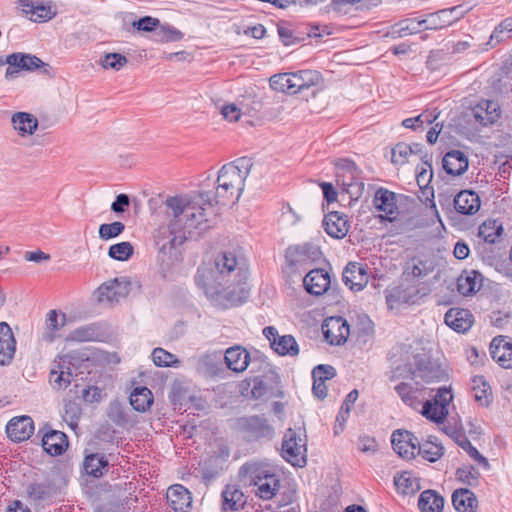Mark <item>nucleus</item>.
<instances>
[{"label":"nucleus","mask_w":512,"mask_h":512,"mask_svg":"<svg viewBox=\"0 0 512 512\" xmlns=\"http://www.w3.org/2000/svg\"><path fill=\"white\" fill-rule=\"evenodd\" d=\"M305 290L312 295H322L330 285V276L320 268L310 270L303 279Z\"/></svg>","instance_id":"nucleus-23"},{"label":"nucleus","mask_w":512,"mask_h":512,"mask_svg":"<svg viewBox=\"0 0 512 512\" xmlns=\"http://www.w3.org/2000/svg\"><path fill=\"white\" fill-rule=\"evenodd\" d=\"M65 415L64 419L69 422L71 428L77 426V421L81 415V409L74 402H68L64 406Z\"/></svg>","instance_id":"nucleus-61"},{"label":"nucleus","mask_w":512,"mask_h":512,"mask_svg":"<svg viewBox=\"0 0 512 512\" xmlns=\"http://www.w3.org/2000/svg\"><path fill=\"white\" fill-rule=\"evenodd\" d=\"M452 399L453 395L451 389L447 387H440L432 401L441 407L444 406L448 408Z\"/></svg>","instance_id":"nucleus-63"},{"label":"nucleus","mask_w":512,"mask_h":512,"mask_svg":"<svg viewBox=\"0 0 512 512\" xmlns=\"http://www.w3.org/2000/svg\"><path fill=\"white\" fill-rule=\"evenodd\" d=\"M165 213L169 218V223L172 227L178 226L184 229V222L187 217L190 221L195 218V204L187 196H173L168 197L165 202Z\"/></svg>","instance_id":"nucleus-6"},{"label":"nucleus","mask_w":512,"mask_h":512,"mask_svg":"<svg viewBox=\"0 0 512 512\" xmlns=\"http://www.w3.org/2000/svg\"><path fill=\"white\" fill-rule=\"evenodd\" d=\"M449 16L445 10L437 15H431L428 19L419 21L416 19H405L395 25L394 32H425L429 29H442L444 26H438L437 22L441 17Z\"/></svg>","instance_id":"nucleus-19"},{"label":"nucleus","mask_w":512,"mask_h":512,"mask_svg":"<svg viewBox=\"0 0 512 512\" xmlns=\"http://www.w3.org/2000/svg\"><path fill=\"white\" fill-rule=\"evenodd\" d=\"M468 158L460 150H451L447 152L442 160L443 169L449 175L460 176L468 168Z\"/></svg>","instance_id":"nucleus-30"},{"label":"nucleus","mask_w":512,"mask_h":512,"mask_svg":"<svg viewBox=\"0 0 512 512\" xmlns=\"http://www.w3.org/2000/svg\"><path fill=\"white\" fill-rule=\"evenodd\" d=\"M96 335L95 329L92 326H82L73 330L69 339L79 342L92 341Z\"/></svg>","instance_id":"nucleus-59"},{"label":"nucleus","mask_w":512,"mask_h":512,"mask_svg":"<svg viewBox=\"0 0 512 512\" xmlns=\"http://www.w3.org/2000/svg\"><path fill=\"white\" fill-rule=\"evenodd\" d=\"M456 212L462 215H474L481 206L479 195L472 190H462L453 197Z\"/></svg>","instance_id":"nucleus-24"},{"label":"nucleus","mask_w":512,"mask_h":512,"mask_svg":"<svg viewBox=\"0 0 512 512\" xmlns=\"http://www.w3.org/2000/svg\"><path fill=\"white\" fill-rule=\"evenodd\" d=\"M221 498L223 512L240 511L246 504L244 493L236 485H226Z\"/></svg>","instance_id":"nucleus-31"},{"label":"nucleus","mask_w":512,"mask_h":512,"mask_svg":"<svg viewBox=\"0 0 512 512\" xmlns=\"http://www.w3.org/2000/svg\"><path fill=\"white\" fill-rule=\"evenodd\" d=\"M336 375V370L331 365L320 364L312 370L313 394L319 398L324 399L327 396V387L325 382L332 379Z\"/></svg>","instance_id":"nucleus-28"},{"label":"nucleus","mask_w":512,"mask_h":512,"mask_svg":"<svg viewBox=\"0 0 512 512\" xmlns=\"http://www.w3.org/2000/svg\"><path fill=\"white\" fill-rule=\"evenodd\" d=\"M323 254L320 248L312 243L289 246L285 257L291 267H306L321 260Z\"/></svg>","instance_id":"nucleus-10"},{"label":"nucleus","mask_w":512,"mask_h":512,"mask_svg":"<svg viewBox=\"0 0 512 512\" xmlns=\"http://www.w3.org/2000/svg\"><path fill=\"white\" fill-rule=\"evenodd\" d=\"M7 64L16 67L19 70L25 71H34L39 68H43V73L46 75H50V72L52 70L49 64L44 63L37 56L20 52L8 55Z\"/></svg>","instance_id":"nucleus-21"},{"label":"nucleus","mask_w":512,"mask_h":512,"mask_svg":"<svg viewBox=\"0 0 512 512\" xmlns=\"http://www.w3.org/2000/svg\"><path fill=\"white\" fill-rule=\"evenodd\" d=\"M130 289L131 282L127 277L114 278L98 288V300L108 303L118 302L129 294Z\"/></svg>","instance_id":"nucleus-15"},{"label":"nucleus","mask_w":512,"mask_h":512,"mask_svg":"<svg viewBox=\"0 0 512 512\" xmlns=\"http://www.w3.org/2000/svg\"><path fill=\"white\" fill-rule=\"evenodd\" d=\"M393 450L404 459L415 457L419 447L418 438L407 430H395L391 436Z\"/></svg>","instance_id":"nucleus-17"},{"label":"nucleus","mask_w":512,"mask_h":512,"mask_svg":"<svg viewBox=\"0 0 512 512\" xmlns=\"http://www.w3.org/2000/svg\"><path fill=\"white\" fill-rule=\"evenodd\" d=\"M418 508L421 512H442L444 498L434 490H425L418 499Z\"/></svg>","instance_id":"nucleus-38"},{"label":"nucleus","mask_w":512,"mask_h":512,"mask_svg":"<svg viewBox=\"0 0 512 512\" xmlns=\"http://www.w3.org/2000/svg\"><path fill=\"white\" fill-rule=\"evenodd\" d=\"M125 230L124 223L120 221H115L112 223H104L99 226L98 234L99 238L102 240H110L118 237Z\"/></svg>","instance_id":"nucleus-54"},{"label":"nucleus","mask_w":512,"mask_h":512,"mask_svg":"<svg viewBox=\"0 0 512 512\" xmlns=\"http://www.w3.org/2000/svg\"><path fill=\"white\" fill-rule=\"evenodd\" d=\"M13 128L21 136L32 135L38 128L37 118L27 112H17L11 118Z\"/></svg>","instance_id":"nucleus-36"},{"label":"nucleus","mask_w":512,"mask_h":512,"mask_svg":"<svg viewBox=\"0 0 512 512\" xmlns=\"http://www.w3.org/2000/svg\"><path fill=\"white\" fill-rule=\"evenodd\" d=\"M127 58L120 53H106L99 60V64L104 69L119 71L127 64Z\"/></svg>","instance_id":"nucleus-53"},{"label":"nucleus","mask_w":512,"mask_h":512,"mask_svg":"<svg viewBox=\"0 0 512 512\" xmlns=\"http://www.w3.org/2000/svg\"><path fill=\"white\" fill-rule=\"evenodd\" d=\"M130 404L138 412H145L150 409L154 398L150 389L145 386H138L130 394Z\"/></svg>","instance_id":"nucleus-39"},{"label":"nucleus","mask_w":512,"mask_h":512,"mask_svg":"<svg viewBox=\"0 0 512 512\" xmlns=\"http://www.w3.org/2000/svg\"><path fill=\"white\" fill-rule=\"evenodd\" d=\"M215 192H203L199 195L203 204L211 205L213 202L216 204L226 205L228 202L233 203L238 201L244 187L238 185H232L226 181L216 182Z\"/></svg>","instance_id":"nucleus-12"},{"label":"nucleus","mask_w":512,"mask_h":512,"mask_svg":"<svg viewBox=\"0 0 512 512\" xmlns=\"http://www.w3.org/2000/svg\"><path fill=\"white\" fill-rule=\"evenodd\" d=\"M482 274L478 271H464L457 280V289L464 296L471 295L482 286Z\"/></svg>","instance_id":"nucleus-35"},{"label":"nucleus","mask_w":512,"mask_h":512,"mask_svg":"<svg viewBox=\"0 0 512 512\" xmlns=\"http://www.w3.org/2000/svg\"><path fill=\"white\" fill-rule=\"evenodd\" d=\"M224 360L227 367L236 373L244 372L251 360L249 352L241 346H233L226 350Z\"/></svg>","instance_id":"nucleus-29"},{"label":"nucleus","mask_w":512,"mask_h":512,"mask_svg":"<svg viewBox=\"0 0 512 512\" xmlns=\"http://www.w3.org/2000/svg\"><path fill=\"white\" fill-rule=\"evenodd\" d=\"M336 182L342 191L352 200H358L364 191L361 170L349 159H337L334 162Z\"/></svg>","instance_id":"nucleus-4"},{"label":"nucleus","mask_w":512,"mask_h":512,"mask_svg":"<svg viewBox=\"0 0 512 512\" xmlns=\"http://www.w3.org/2000/svg\"><path fill=\"white\" fill-rule=\"evenodd\" d=\"M322 332L330 345H341L347 341L350 328L348 322L342 317H330L324 321Z\"/></svg>","instance_id":"nucleus-16"},{"label":"nucleus","mask_w":512,"mask_h":512,"mask_svg":"<svg viewBox=\"0 0 512 512\" xmlns=\"http://www.w3.org/2000/svg\"><path fill=\"white\" fill-rule=\"evenodd\" d=\"M123 27L124 30L133 28L138 32H153L159 29L160 32H179L175 27L168 23L161 24L160 20L151 16H144L136 19L135 15L128 13L123 15Z\"/></svg>","instance_id":"nucleus-14"},{"label":"nucleus","mask_w":512,"mask_h":512,"mask_svg":"<svg viewBox=\"0 0 512 512\" xmlns=\"http://www.w3.org/2000/svg\"><path fill=\"white\" fill-rule=\"evenodd\" d=\"M416 454L422 455L424 459L430 462H435L443 456L444 447L437 442L436 437L431 436L425 443H419Z\"/></svg>","instance_id":"nucleus-44"},{"label":"nucleus","mask_w":512,"mask_h":512,"mask_svg":"<svg viewBox=\"0 0 512 512\" xmlns=\"http://www.w3.org/2000/svg\"><path fill=\"white\" fill-rule=\"evenodd\" d=\"M373 204L377 210L387 215H392L397 210L395 193L382 187L376 190Z\"/></svg>","instance_id":"nucleus-37"},{"label":"nucleus","mask_w":512,"mask_h":512,"mask_svg":"<svg viewBox=\"0 0 512 512\" xmlns=\"http://www.w3.org/2000/svg\"><path fill=\"white\" fill-rule=\"evenodd\" d=\"M263 335L269 341L270 347L280 356L295 357L299 354V346L292 335L280 336L273 326L263 329Z\"/></svg>","instance_id":"nucleus-13"},{"label":"nucleus","mask_w":512,"mask_h":512,"mask_svg":"<svg viewBox=\"0 0 512 512\" xmlns=\"http://www.w3.org/2000/svg\"><path fill=\"white\" fill-rule=\"evenodd\" d=\"M133 254L134 247L128 241L113 244L108 249V256L117 261H127L133 256Z\"/></svg>","instance_id":"nucleus-51"},{"label":"nucleus","mask_w":512,"mask_h":512,"mask_svg":"<svg viewBox=\"0 0 512 512\" xmlns=\"http://www.w3.org/2000/svg\"><path fill=\"white\" fill-rule=\"evenodd\" d=\"M239 476L243 481L257 486L258 495L264 500L272 499L280 487L278 476L256 462H248L242 465Z\"/></svg>","instance_id":"nucleus-2"},{"label":"nucleus","mask_w":512,"mask_h":512,"mask_svg":"<svg viewBox=\"0 0 512 512\" xmlns=\"http://www.w3.org/2000/svg\"><path fill=\"white\" fill-rule=\"evenodd\" d=\"M26 492L30 500L41 502L52 498L54 487L48 482H34L27 486Z\"/></svg>","instance_id":"nucleus-45"},{"label":"nucleus","mask_w":512,"mask_h":512,"mask_svg":"<svg viewBox=\"0 0 512 512\" xmlns=\"http://www.w3.org/2000/svg\"><path fill=\"white\" fill-rule=\"evenodd\" d=\"M397 394L406 404H412L414 401L413 387L408 383H400L395 387Z\"/></svg>","instance_id":"nucleus-64"},{"label":"nucleus","mask_w":512,"mask_h":512,"mask_svg":"<svg viewBox=\"0 0 512 512\" xmlns=\"http://www.w3.org/2000/svg\"><path fill=\"white\" fill-rule=\"evenodd\" d=\"M306 436L301 429L288 428L282 442V457L293 466L303 467L306 464Z\"/></svg>","instance_id":"nucleus-5"},{"label":"nucleus","mask_w":512,"mask_h":512,"mask_svg":"<svg viewBox=\"0 0 512 512\" xmlns=\"http://www.w3.org/2000/svg\"><path fill=\"white\" fill-rule=\"evenodd\" d=\"M489 350L493 360L501 367L512 368V341L509 337L503 335L494 337Z\"/></svg>","instance_id":"nucleus-18"},{"label":"nucleus","mask_w":512,"mask_h":512,"mask_svg":"<svg viewBox=\"0 0 512 512\" xmlns=\"http://www.w3.org/2000/svg\"><path fill=\"white\" fill-rule=\"evenodd\" d=\"M412 379H420L425 383L439 382L446 376L442 367L428 357H414V368L409 369Z\"/></svg>","instance_id":"nucleus-11"},{"label":"nucleus","mask_w":512,"mask_h":512,"mask_svg":"<svg viewBox=\"0 0 512 512\" xmlns=\"http://www.w3.org/2000/svg\"><path fill=\"white\" fill-rule=\"evenodd\" d=\"M49 382L53 389L62 390L67 388V381L63 375V366L57 365V368H52L50 371Z\"/></svg>","instance_id":"nucleus-60"},{"label":"nucleus","mask_w":512,"mask_h":512,"mask_svg":"<svg viewBox=\"0 0 512 512\" xmlns=\"http://www.w3.org/2000/svg\"><path fill=\"white\" fill-rule=\"evenodd\" d=\"M152 360L158 367H178L180 364V360L176 355L161 347H157L152 351Z\"/></svg>","instance_id":"nucleus-52"},{"label":"nucleus","mask_w":512,"mask_h":512,"mask_svg":"<svg viewBox=\"0 0 512 512\" xmlns=\"http://www.w3.org/2000/svg\"><path fill=\"white\" fill-rule=\"evenodd\" d=\"M358 448L361 452L374 454L378 450V443L375 438L364 435L358 439Z\"/></svg>","instance_id":"nucleus-62"},{"label":"nucleus","mask_w":512,"mask_h":512,"mask_svg":"<svg viewBox=\"0 0 512 512\" xmlns=\"http://www.w3.org/2000/svg\"><path fill=\"white\" fill-rule=\"evenodd\" d=\"M456 477L463 483L474 486L478 483L480 473L474 466H463L456 470Z\"/></svg>","instance_id":"nucleus-57"},{"label":"nucleus","mask_w":512,"mask_h":512,"mask_svg":"<svg viewBox=\"0 0 512 512\" xmlns=\"http://www.w3.org/2000/svg\"><path fill=\"white\" fill-rule=\"evenodd\" d=\"M444 321L454 331L464 333L471 328L473 315L467 309L451 308L445 313Z\"/></svg>","instance_id":"nucleus-27"},{"label":"nucleus","mask_w":512,"mask_h":512,"mask_svg":"<svg viewBox=\"0 0 512 512\" xmlns=\"http://www.w3.org/2000/svg\"><path fill=\"white\" fill-rule=\"evenodd\" d=\"M323 226L329 236L342 239L349 232L350 222L346 214L339 211H331L325 215Z\"/></svg>","instance_id":"nucleus-20"},{"label":"nucleus","mask_w":512,"mask_h":512,"mask_svg":"<svg viewBox=\"0 0 512 512\" xmlns=\"http://www.w3.org/2000/svg\"><path fill=\"white\" fill-rule=\"evenodd\" d=\"M343 282L353 291L362 290L368 283L367 272L363 266L356 262H350L344 268Z\"/></svg>","instance_id":"nucleus-25"},{"label":"nucleus","mask_w":512,"mask_h":512,"mask_svg":"<svg viewBox=\"0 0 512 512\" xmlns=\"http://www.w3.org/2000/svg\"><path fill=\"white\" fill-rule=\"evenodd\" d=\"M34 432V423L29 416L11 419L6 426L7 436L14 442H22L30 438Z\"/></svg>","instance_id":"nucleus-22"},{"label":"nucleus","mask_w":512,"mask_h":512,"mask_svg":"<svg viewBox=\"0 0 512 512\" xmlns=\"http://www.w3.org/2000/svg\"><path fill=\"white\" fill-rule=\"evenodd\" d=\"M422 415L435 423H442L448 415V408L427 400L423 404Z\"/></svg>","instance_id":"nucleus-49"},{"label":"nucleus","mask_w":512,"mask_h":512,"mask_svg":"<svg viewBox=\"0 0 512 512\" xmlns=\"http://www.w3.org/2000/svg\"><path fill=\"white\" fill-rule=\"evenodd\" d=\"M411 147L407 143L400 142L391 150V161L397 165H403L409 161L411 156Z\"/></svg>","instance_id":"nucleus-56"},{"label":"nucleus","mask_w":512,"mask_h":512,"mask_svg":"<svg viewBox=\"0 0 512 512\" xmlns=\"http://www.w3.org/2000/svg\"><path fill=\"white\" fill-rule=\"evenodd\" d=\"M503 234L502 223L498 220H487L483 222L478 228V236L486 243L494 244L498 238Z\"/></svg>","instance_id":"nucleus-43"},{"label":"nucleus","mask_w":512,"mask_h":512,"mask_svg":"<svg viewBox=\"0 0 512 512\" xmlns=\"http://www.w3.org/2000/svg\"><path fill=\"white\" fill-rule=\"evenodd\" d=\"M65 314H62L61 321L56 310H50L46 317V328L42 334V339L46 342H53L57 331L65 324Z\"/></svg>","instance_id":"nucleus-46"},{"label":"nucleus","mask_w":512,"mask_h":512,"mask_svg":"<svg viewBox=\"0 0 512 512\" xmlns=\"http://www.w3.org/2000/svg\"><path fill=\"white\" fill-rule=\"evenodd\" d=\"M202 202L201 198L194 201L195 204V218L194 221H190V217L184 222V231L186 234L191 235L193 229L205 230L209 226L206 224L207 219L205 217V209L200 205Z\"/></svg>","instance_id":"nucleus-48"},{"label":"nucleus","mask_w":512,"mask_h":512,"mask_svg":"<svg viewBox=\"0 0 512 512\" xmlns=\"http://www.w3.org/2000/svg\"><path fill=\"white\" fill-rule=\"evenodd\" d=\"M236 425L248 441L271 440L274 437V428L262 416L240 417L237 419Z\"/></svg>","instance_id":"nucleus-7"},{"label":"nucleus","mask_w":512,"mask_h":512,"mask_svg":"<svg viewBox=\"0 0 512 512\" xmlns=\"http://www.w3.org/2000/svg\"><path fill=\"white\" fill-rule=\"evenodd\" d=\"M28 8L29 9L25 10V12L31 14L30 20L33 22H43L51 19V17L53 16V12L51 10V7L49 6H34L33 4H30Z\"/></svg>","instance_id":"nucleus-58"},{"label":"nucleus","mask_w":512,"mask_h":512,"mask_svg":"<svg viewBox=\"0 0 512 512\" xmlns=\"http://www.w3.org/2000/svg\"><path fill=\"white\" fill-rule=\"evenodd\" d=\"M253 166L248 157H240L230 163L224 164L218 172L216 182L226 181L232 185L245 187V181Z\"/></svg>","instance_id":"nucleus-9"},{"label":"nucleus","mask_w":512,"mask_h":512,"mask_svg":"<svg viewBox=\"0 0 512 512\" xmlns=\"http://www.w3.org/2000/svg\"><path fill=\"white\" fill-rule=\"evenodd\" d=\"M474 398L482 406H488L490 404V385L484 380L483 376H475L473 378Z\"/></svg>","instance_id":"nucleus-50"},{"label":"nucleus","mask_w":512,"mask_h":512,"mask_svg":"<svg viewBox=\"0 0 512 512\" xmlns=\"http://www.w3.org/2000/svg\"><path fill=\"white\" fill-rule=\"evenodd\" d=\"M452 504L458 512H475L478 501L472 491L466 488H460L453 492Z\"/></svg>","instance_id":"nucleus-34"},{"label":"nucleus","mask_w":512,"mask_h":512,"mask_svg":"<svg viewBox=\"0 0 512 512\" xmlns=\"http://www.w3.org/2000/svg\"><path fill=\"white\" fill-rule=\"evenodd\" d=\"M230 456V450L226 445H220L217 452L214 453V455L210 456L208 460H206L201 469H202V476L205 480H211L215 478L218 475L217 469H211L209 467L210 464L213 463H224L228 460Z\"/></svg>","instance_id":"nucleus-40"},{"label":"nucleus","mask_w":512,"mask_h":512,"mask_svg":"<svg viewBox=\"0 0 512 512\" xmlns=\"http://www.w3.org/2000/svg\"><path fill=\"white\" fill-rule=\"evenodd\" d=\"M166 498L171 508L176 512H188L192 504L191 493L181 484L170 486Z\"/></svg>","instance_id":"nucleus-26"},{"label":"nucleus","mask_w":512,"mask_h":512,"mask_svg":"<svg viewBox=\"0 0 512 512\" xmlns=\"http://www.w3.org/2000/svg\"><path fill=\"white\" fill-rule=\"evenodd\" d=\"M187 238L183 228L178 226L172 227L170 223L160 226L154 233V243L158 248L159 254L163 257L171 255L172 251L177 246L182 245Z\"/></svg>","instance_id":"nucleus-8"},{"label":"nucleus","mask_w":512,"mask_h":512,"mask_svg":"<svg viewBox=\"0 0 512 512\" xmlns=\"http://www.w3.org/2000/svg\"><path fill=\"white\" fill-rule=\"evenodd\" d=\"M247 270L232 252L221 253L213 267L201 266L195 275L196 285L211 299L223 296L230 305L244 303L249 297Z\"/></svg>","instance_id":"nucleus-1"},{"label":"nucleus","mask_w":512,"mask_h":512,"mask_svg":"<svg viewBox=\"0 0 512 512\" xmlns=\"http://www.w3.org/2000/svg\"><path fill=\"white\" fill-rule=\"evenodd\" d=\"M42 446L50 455H61L68 446L67 436L61 431L51 430L44 434L42 438Z\"/></svg>","instance_id":"nucleus-32"},{"label":"nucleus","mask_w":512,"mask_h":512,"mask_svg":"<svg viewBox=\"0 0 512 512\" xmlns=\"http://www.w3.org/2000/svg\"><path fill=\"white\" fill-rule=\"evenodd\" d=\"M456 444L461 447L474 461H476L485 470L490 469L489 461L486 457L479 453V451L472 445L466 435L456 433L453 436Z\"/></svg>","instance_id":"nucleus-42"},{"label":"nucleus","mask_w":512,"mask_h":512,"mask_svg":"<svg viewBox=\"0 0 512 512\" xmlns=\"http://www.w3.org/2000/svg\"><path fill=\"white\" fill-rule=\"evenodd\" d=\"M321 76L314 70H300L294 73H279L271 76L270 87L287 94L303 93L319 85Z\"/></svg>","instance_id":"nucleus-3"},{"label":"nucleus","mask_w":512,"mask_h":512,"mask_svg":"<svg viewBox=\"0 0 512 512\" xmlns=\"http://www.w3.org/2000/svg\"><path fill=\"white\" fill-rule=\"evenodd\" d=\"M423 167L417 171L416 180L420 187L426 186L433 178L432 155L425 153L421 156Z\"/></svg>","instance_id":"nucleus-55"},{"label":"nucleus","mask_w":512,"mask_h":512,"mask_svg":"<svg viewBox=\"0 0 512 512\" xmlns=\"http://www.w3.org/2000/svg\"><path fill=\"white\" fill-rule=\"evenodd\" d=\"M394 484L397 490L404 495L414 494L421 488L418 479L413 477L409 472H403L395 476Z\"/></svg>","instance_id":"nucleus-47"},{"label":"nucleus","mask_w":512,"mask_h":512,"mask_svg":"<svg viewBox=\"0 0 512 512\" xmlns=\"http://www.w3.org/2000/svg\"><path fill=\"white\" fill-rule=\"evenodd\" d=\"M108 465L107 457L99 453L87 455L83 463L85 472L95 478L103 476Z\"/></svg>","instance_id":"nucleus-41"},{"label":"nucleus","mask_w":512,"mask_h":512,"mask_svg":"<svg viewBox=\"0 0 512 512\" xmlns=\"http://www.w3.org/2000/svg\"><path fill=\"white\" fill-rule=\"evenodd\" d=\"M473 112L475 119L484 126L495 123L500 117L499 105L491 100L481 101Z\"/></svg>","instance_id":"nucleus-33"}]
</instances>
